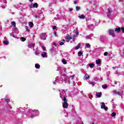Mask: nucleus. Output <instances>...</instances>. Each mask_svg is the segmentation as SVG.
I'll return each mask as SVG.
<instances>
[{
  "label": "nucleus",
  "mask_w": 124,
  "mask_h": 124,
  "mask_svg": "<svg viewBox=\"0 0 124 124\" xmlns=\"http://www.w3.org/2000/svg\"><path fill=\"white\" fill-rule=\"evenodd\" d=\"M113 95H122V93L121 91H117L116 90H114L113 92Z\"/></svg>",
  "instance_id": "6e6552de"
},
{
  "label": "nucleus",
  "mask_w": 124,
  "mask_h": 124,
  "mask_svg": "<svg viewBox=\"0 0 124 124\" xmlns=\"http://www.w3.org/2000/svg\"><path fill=\"white\" fill-rule=\"evenodd\" d=\"M34 46H35V44L32 43H31L29 44L28 45V47L29 48H33V51H34Z\"/></svg>",
  "instance_id": "f8f14e48"
},
{
  "label": "nucleus",
  "mask_w": 124,
  "mask_h": 124,
  "mask_svg": "<svg viewBox=\"0 0 124 124\" xmlns=\"http://www.w3.org/2000/svg\"><path fill=\"white\" fill-rule=\"evenodd\" d=\"M114 84H115V85H117V81L114 82Z\"/></svg>",
  "instance_id": "338daca9"
},
{
  "label": "nucleus",
  "mask_w": 124,
  "mask_h": 124,
  "mask_svg": "<svg viewBox=\"0 0 124 124\" xmlns=\"http://www.w3.org/2000/svg\"><path fill=\"white\" fill-rule=\"evenodd\" d=\"M103 79H102V78H101L100 79H99V81H102Z\"/></svg>",
  "instance_id": "6e6d98bb"
},
{
  "label": "nucleus",
  "mask_w": 124,
  "mask_h": 124,
  "mask_svg": "<svg viewBox=\"0 0 124 124\" xmlns=\"http://www.w3.org/2000/svg\"><path fill=\"white\" fill-rule=\"evenodd\" d=\"M78 18L79 19H85L86 18L85 16H79Z\"/></svg>",
  "instance_id": "7c9ffc66"
},
{
  "label": "nucleus",
  "mask_w": 124,
  "mask_h": 124,
  "mask_svg": "<svg viewBox=\"0 0 124 124\" xmlns=\"http://www.w3.org/2000/svg\"><path fill=\"white\" fill-rule=\"evenodd\" d=\"M20 40L21 41H22L23 42H24V41H25L26 40V39H25V38L22 37L20 38Z\"/></svg>",
  "instance_id": "473e14b6"
},
{
  "label": "nucleus",
  "mask_w": 124,
  "mask_h": 124,
  "mask_svg": "<svg viewBox=\"0 0 124 124\" xmlns=\"http://www.w3.org/2000/svg\"><path fill=\"white\" fill-rule=\"evenodd\" d=\"M108 55V52H105L104 53V56H107Z\"/></svg>",
  "instance_id": "c03bdc74"
},
{
  "label": "nucleus",
  "mask_w": 124,
  "mask_h": 124,
  "mask_svg": "<svg viewBox=\"0 0 124 124\" xmlns=\"http://www.w3.org/2000/svg\"><path fill=\"white\" fill-rule=\"evenodd\" d=\"M99 39H101V40H102V39H103V36H100L99 37Z\"/></svg>",
  "instance_id": "de8ad7c7"
},
{
  "label": "nucleus",
  "mask_w": 124,
  "mask_h": 124,
  "mask_svg": "<svg viewBox=\"0 0 124 124\" xmlns=\"http://www.w3.org/2000/svg\"><path fill=\"white\" fill-rule=\"evenodd\" d=\"M1 7L2 8H5V6H1Z\"/></svg>",
  "instance_id": "0e129e2a"
},
{
  "label": "nucleus",
  "mask_w": 124,
  "mask_h": 124,
  "mask_svg": "<svg viewBox=\"0 0 124 124\" xmlns=\"http://www.w3.org/2000/svg\"><path fill=\"white\" fill-rule=\"evenodd\" d=\"M85 46L86 48H91V45L90 44H86L85 45Z\"/></svg>",
  "instance_id": "393cba45"
},
{
  "label": "nucleus",
  "mask_w": 124,
  "mask_h": 124,
  "mask_svg": "<svg viewBox=\"0 0 124 124\" xmlns=\"http://www.w3.org/2000/svg\"><path fill=\"white\" fill-rule=\"evenodd\" d=\"M41 56L43 58H47V52H44L41 54Z\"/></svg>",
  "instance_id": "2eb2a0df"
},
{
  "label": "nucleus",
  "mask_w": 124,
  "mask_h": 124,
  "mask_svg": "<svg viewBox=\"0 0 124 124\" xmlns=\"http://www.w3.org/2000/svg\"><path fill=\"white\" fill-rule=\"evenodd\" d=\"M26 110H27V108H20L19 109H18V111L19 112V113H23L24 114L25 113V111H26Z\"/></svg>",
  "instance_id": "9b49d317"
},
{
  "label": "nucleus",
  "mask_w": 124,
  "mask_h": 124,
  "mask_svg": "<svg viewBox=\"0 0 124 124\" xmlns=\"http://www.w3.org/2000/svg\"><path fill=\"white\" fill-rule=\"evenodd\" d=\"M89 66L91 67V68H93V66H94V64L90 63L89 64Z\"/></svg>",
  "instance_id": "bb28decb"
},
{
  "label": "nucleus",
  "mask_w": 124,
  "mask_h": 124,
  "mask_svg": "<svg viewBox=\"0 0 124 124\" xmlns=\"http://www.w3.org/2000/svg\"><path fill=\"white\" fill-rule=\"evenodd\" d=\"M3 43L5 45H8V44H9V42H8V41L5 40L3 41Z\"/></svg>",
  "instance_id": "412c9836"
},
{
  "label": "nucleus",
  "mask_w": 124,
  "mask_h": 124,
  "mask_svg": "<svg viewBox=\"0 0 124 124\" xmlns=\"http://www.w3.org/2000/svg\"><path fill=\"white\" fill-rule=\"evenodd\" d=\"M89 35H90V36H91V38H92V36H93V34H90Z\"/></svg>",
  "instance_id": "052dcab7"
},
{
  "label": "nucleus",
  "mask_w": 124,
  "mask_h": 124,
  "mask_svg": "<svg viewBox=\"0 0 124 124\" xmlns=\"http://www.w3.org/2000/svg\"><path fill=\"white\" fill-rule=\"evenodd\" d=\"M31 2H32V1H33V0H29Z\"/></svg>",
  "instance_id": "774afa93"
},
{
  "label": "nucleus",
  "mask_w": 124,
  "mask_h": 124,
  "mask_svg": "<svg viewBox=\"0 0 124 124\" xmlns=\"http://www.w3.org/2000/svg\"><path fill=\"white\" fill-rule=\"evenodd\" d=\"M96 64L98 65V66H100V64H101V61H100V59H98L96 60Z\"/></svg>",
  "instance_id": "ddd939ff"
},
{
  "label": "nucleus",
  "mask_w": 124,
  "mask_h": 124,
  "mask_svg": "<svg viewBox=\"0 0 124 124\" xmlns=\"http://www.w3.org/2000/svg\"><path fill=\"white\" fill-rule=\"evenodd\" d=\"M53 45L55 46H57V44L56 43H54Z\"/></svg>",
  "instance_id": "bf43d9fd"
},
{
  "label": "nucleus",
  "mask_w": 124,
  "mask_h": 124,
  "mask_svg": "<svg viewBox=\"0 0 124 124\" xmlns=\"http://www.w3.org/2000/svg\"><path fill=\"white\" fill-rule=\"evenodd\" d=\"M11 25L13 27H16V22H15V21H12L11 22Z\"/></svg>",
  "instance_id": "4be33fe9"
},
{
  "label": "nucleus",
  "mask_w": 124,
  "mask_h": 124,
  "mask_svg": "<svg viewBox=\"0 0 124 124\" xmlns=\"http://www.w3.org/2000/svg\"><path fill=\"white\" fill-rule=\"evenodd\" d=\"M57 81L59 82V80H57V79H56V80L53 82V85H56Z\"/></svg>",
  "instance_id": "a19ab883"
},
{
  "label": "nucleus",
  "mask_w": 124,
  "mask_h": 124,
  "mask_svg": "<svg viewBox=\"0 0 124 124\" xmlns=\"http://www.w3.org/2000/svg\"><path fill=\"white\" fill-rule=\"evenodd\" d=\"M29 25L30 27H31V28H32V26H33V23H32L31 22H30L29 23Z\"/></svg>",
  "instance_id": "a878e982"
},
{
  "label": "nucleus",
  "mask_w": 124,
  "mask_h": 124,
  "mask_svg": "<svg viewBox=\"0 0 124 124\" xmlns=\"http://www.w3.org/2000/svg\"><path fill=\"white\" fill-rule=\"evenodd\" d=\"M88 19H89V20L90 19V21H92V20H93V21H94V19L92 18L91 17H86V21H87V27L89 29H90V30H93L94 26H93V24H88V22L89 21V20H88Z\"/></svg>",
  "instance_id": "39448f33"
},
{
  "label": "nucleus",
  "mask_w": 124,
  "mask_h": 124,
  "mask_svg": "<svg viewBox=\"0 0 124 124\" xmlns=\"http://www.w3.org/2000/svg\"><path fill=\"white\" fill-rule=\"evenodd\" d=\"M55 37H58V34H57V32H56V31H54V32H53Z\"/></svg>",
  "instance_id": "e433bc0d"
},
{
  "label": "nucleus",
  "mask_w": 124,
  "mask_h": 124,
  "mask_svg": "<svg viewBox=\"0 0 124 124\" xmlns=\"http://www.w3.org/2000/svg\"><path fill=\"white\" fill-rule=\"evenodd\" d=\"M102 87L103 89H104V90H106V89H107V85H103Z\"/></svg>",
  "instance_id": "c85d7f7f"
},
{
  "label": "nucleus",
  "mask_w": 124,
  "mask_h": 124,
  "mask_svg": "<svg viewBox=\"0 0 124 124\" xmlns=\"http://www.w3.org/2000/svg\"><path fill=\"white\" fill-rule=\"evenodd\" d=\"M18 33H19V31H18V28L15 27L12 32L10 34V35L11 36H13V37L16 38V35H15V34H18Z\"/></svg>",
  "instance_id": "20e7f679"
},
{
  "label": "nucleus",
  "mask_w": 124,
  "mask_h": 124,
  "mask_svg": "<svg viewBox=\"0 0 124 124\" xmlns=\"http://www.w3.org/2000/svg\"><path fill=\"white\" fill-rule=\"evenodd\" d=\"M35 67L37 68V69H39V68H40V65L38 63H36L35 64Z\"/></svg>",
  "instance_id": "a211bd4d"
},
{
  "label": "nucleus",
  "mask_w": 124,
  "mask_h": 124,
  "mask_svg": "<svg viewBox=\"0 0 124 124\" xmlns=\"http://www.w3.org/2000/svg\"><path fill=\"white\" fill-rule=\"evenodd\" d=\"M111 12H112V9H108V13H111Z\"/></svg>",
  "instance_id": "79ce46f5"
},
{
  "label": "nucleus",
  "mask_w": 124,
  "mask_h": 124,
  "mask_svg": "<svg viewBox=\"0 0 124 124\" xmlns=\"http://www.w3.org/2000/svg\"><path fill=\"white\" fill-rule=\"evenodd\" d=\"M28 113H31V115L29 116V118L31 119H33V118L36 117L38 115H39V111H38V110H35V109H30Z\"/></svg>",
  "instance_id": "7ed1b4c3"
},
{
  "label": "nucleus",
  "mask_w": 124,
  "mask_h": 124,
  "mask_svg": "<svg viewBox=\"0 0 124 124\" xmlns=\"http://www.w3.org/2000/svg\"><path fill=\"white\" fill-rule=\"evenodd\" d=\"M68 116V115L67 114L66 115H65V117H66V118H67Z\"/></svg>",
  "instance_id": "69168bd1"
},
{
  "label": "nucleus",
  "mask_w": 124,
  "mask_h": 124,
  "mask_svg": "<svg viewBox=\"0 0 124 124\" xmlns=\"http://www.w3.org/2000/svg\"><path fill=\"white\" fill-rule=\"evenodd\" d=\"M62 63H63V64H66L67 63V62H66V61H65V59H62Z\"/></svg>",
  "instance_id": "5701e85b"
},
{
  "label": "nucleus",
  "mask_w": 124,
  "mask_h": 124,
  "mask_svg": "<svg viewBox=\"0 0 124 124\" xmlns=\"http://www.w3.org/2000/svg\"><path fill=\"white\" fill-rule=\"evenodd\" d=\"M124 50H123V51H121L120 52L121 57H124Z\"/></svg>",
  "instance_id": "2f4dec72"
},
{
  "label": "nucleus",
  "mask_w": 124,
  "mask_h": 124,
  "mask_svg": "<svg viewBox=\"0 0 124 124\" xmlns=\"http://www.w3.org/2000/svg\"><path fill=\"white\" fill-rule=\"evenodd\" d=\"M35 54L36 56H38V55H39V51L35 50Z\"/></svg>",
  "instance_id": "cd10ccee"
},
{
  "label": "nucleus",
  "mask_w": 124,
  "mask_h": 124,
  "mask_svg": "<svg viewBox=\"0 0 124 124\" xmlns=\"http://www.w3.org/2000/svg\"><path fill=\"white\" fill-rule=\"evenodd\" d=\"M25 29L27 31H30V29H29V27L28 26H26Z\"/></svg>",
  "instance_id": "ea45409f"
},
{
  "label": "nucleus",
  "mask_w": 124,
  "mask_h": 124,
  "mask_svg": "<svg viewBox=\"0 0 124 124\" xmlns=\"http://www.w3.org/2000/svg\"><path fill=\"white\" fill-rule=\"evenodd\" d=\"M74 76H75L74 75L71 76V79H72V80H73V78L74 77Z\"/></svg>",
  "instance_id": "603ef678"
},
{
  "label": "nucleus",
  "mask_w": 124,
  "mask_h": 124,
  "mask_svg": "<svg viewBox=\"0 0 124 124\" xmlns=\"http://www.w3.org/2000/svg\"><path fill=\"white\" fill-rule=\"evenodd\" d=\"M101 108L104 109L105 111L108 110V107L105 106V104L104 102L101 103Z\"/></svg>",
  "instance_id": "1a4fd4ad"
},
{
  "label": "nucleus",
  "mask_w": 124,
  "mask_h": 124,
  "mask_svg": "<svg viewBox=\"0 0 124 124\" xmlns=\"http://www.w3.org/2000/svg\"><path fill=\"white\" fill-rule=\"evenodd\" d=\"M9 101H10V100H9V99H6V102H9Z\"/></svg>",
  "instance_id": "3c124183"
},
{
  "label": "nucleus",
  "mask_w": 124,
  "mask_h": 124,
  "mask_svg": "<svg viewBox=\"0 0 124 124\" xmlns=\"http://www.w3.org/2000/svg\"><path fill=\"white\" fill-rule=\"evenodd\" d=\"M57 71H60V70H61V68H58L57 70H56Z\"/></svg>",
  "instance_id": "13d9d810"
},
{
  "label": "nucleus",
  "mask_w": 124,
  "mask_h": 124,
  "mask_svg": "<svg viewBox=\"0 0 124 124\" xmlns=\"http://www.w3.org/2000/svg\"><path fill=\"white\" fill-rule=\"evenodd\" d=\"M115 74L119 76V75H121V74H121L120 72H119V71H116Z\"/></svg>",
  "instance_id": "72a5a7b5"
},
{
  "label": "nucleus",
  "mask_w": 124,
  "mask_h": 124,
  "mask_svg": "<svg viewBox=\"0 0 124 124\" xmlns=\"http://www.w3.org/2000/svg\"><path fill=\"white\" fill-rule=\"evenodd\" d=\"M95 26H98V24H99V23H100V21H98V22H96V21H95Z\"/></svg>",
  "instance_id": "58836bf2"
},
{
  "label": "nucleus",
  "mask_w": 124,
  "mask_h": 124,
  "mask_svg": "<svg viewBox=\"0 0 124 124\" xmlns=\"http://www.w3.org/2000/svg\"><path fill=\"white\" fill-rule=\"evenodd\" d=\"M53 52H54V49H50V52H51V53H53Z\"/></svg>",
  "instance_id": "5fc2aeb1"
},
{
  "label": "nucleus",
  "mask_w": 124,
  "mask_h": 124,
  "mask_svg": "<svg viewBox=\"0 0 124 124\" xmlns=\"http://www.w3.org/2000/svg\"><path fill=\"white\" fill-rule=\"evenodd\" d=\"M74 4H77V1H76V0L74 1Z\"/></svg>",
  "instance_id": "864d4df0"
},
{
  "label": "nucleus",
  "mask_w": 124,
  "mask_h": 124,
  "mask_svg": "<svg viewBox=\"0 0 124 124\" xmlns=\"http://www.w3.org/2000/svg\"><path fill=\"white\" fill-rule=\"evenodd\" d=\"M47 37V35L46 34V33H42L41 34V39H43V40H46V38Z\"/></svg>",
  "instance_id": "9d476101"
},
{
  "label": "nucleus",
  "mask_w": 124,
  "mask_h": 124,
  "mask_svg": "<svg viewBox=\"0 0 124 124\" xmlns=\"http://www.w3.org/2000/svg\"><path fill=\"white\" fill-rule=\"evenodd\" d=\"M108 34L109 35H112L113 37H115L116 36V35L115 34V33H114V30L112 29H109L108 31Z\"/></svg>",
  "instance_id": "0eeeda50"
},
{
  "label": "nucleus",
  "mask_w": 124,
  "mask_h": 124,
  "mask_svg": "<svg viewBox=\"0 0 124 124\" xmlns=\"http://www.w3.org/2000/svg\"><path fill=\"white\" fill-rule=\"evenodd\" d=\"M72 10H73V9L71 8L69 9V11L70 12L71 11H72Z\"/></svg>",
  "instance_id": "680f3d73"
},
{
  "label": "nucleus",
  "mask_w": 124,
  "mask_h": 124,
  "mask_svg": "<svg viewBox=\"0 0 124 124\" xmlns=\"http://www.w3.org/2000/svg\"><path fill=\"white\" fill-rule=\"evenodd\" d=\"M56 29H57L56 26H54L52 28V30H56Z\"/></svg>",
  "instance_id": "49530a36"
},
{
  "label": "nucleus",
  "mask_w": 124,
  "mask_h": 124,
  "mask_svg": "<svg viewBox=\"0 0 124 124\" xmlns=\"http://www.w3.org/2000/svg\"><path fill=\"white\" fill-rule=\"evenodd\" d=\"M33 7H36L37 8V3H35L33 4Z\"/></svg>",
  "instance_id": "c9c22d12"
},
{
  "label": "nucleus",
  "mask_w": 124,
  "mask_h": 124,
  "mask_svg": "<svg viewBox=\"0 0 124 124\" xmlns=\"http://www.w3.org/2000/svg\"><path fill=\"white\" fill-rule=\"evenodd\" d=\"M121 30L122 31V32H123V33H124V27L122 28Z\"/></svg>",
  "instance_id": "09e8293b"
},
{
  "label": "nucleus",
  "mask_w": 124,
  "mask_h": 124,
  "mask_svg": "<svg viewBox=\"0 0 124 124\" xmlns=\"http://www.w3.org/2000/svg\"><path fill=\"white\" fill-rule=\"evenodd\" d=\"M56 80H58L59 83L62 84L64 82L65 83H67L69 82V78L66 75H61V77H57L56 78Z\"/></svg>",
  "instance_id": "f03ea898"
},
{
  "label": "nucleus",
  "mask_w": 124,
  "mask_h": 124,
  "mask_svg": "<svg viewBox=\"0 0 124 124\" xmlns=\"http://www.w3.org/2000/svg\"><path fill=\"white\" fill-rule=\"evenodd\" d=\"M42 48L43 49V51H45L46 50V48H45V47L42 46Z\"/></svg>",
  "instance_id": "37998d69"
},
{
  "label": "nucleus",
  "mask_w": 124,
  "mask_h": 124,
  "mask_svg": "<svg viewBox=\"0 0 124 124\" xmlns=\"http://www.w3.org/2000/svg\"><path fill=\"white\" fill-rule=\"evenodd\" d=\"M115 31H116V32H118V33L120 32L121 31V28L120 27L115 28Z\"/></svg>",
  "instance_id": "f3484780"
},
{
  "label": "nucleus",
  "mask_w": 124,
  "mask_h": 124,
  "mask_svg": "<svg viewBox=\"0 0 124 124\" xmlns=\"http://www.w3.org/2000/svg\"><path fill=\"white\" fill-rule=\"evenodd\" d=\"M89 83L91 85H92V86H94V85L95 84V82H93V81H90L89 82Z\"/></svg>",
  "instance_id": "b1692460"
},
{
  "label": "nucleus",
  "mask_w": 124,
  "mask_h": 124,
  "mask_svg": "<svg viewBox=\"0 0 124 124\" xmlns=\"http://www.w3.org/2000/svg\"><path fill=\"white\" fill-rule=\"evenodd\" d=\"M84 80H87V79H89L90 78V75H85L84 76Z\"/></svg>",
  "instance_id": "6ab92c4d"
},
{
  "label": "nucleus",
  "mask_w": 124,
  "mask_h": 124,
  "mask_svg": "<svg viewBox=\"0 0 124 124\" xmlns=\"http://www.w3.org/2000/svg\"><path fill=\"white\" fill-rule=\"evenodd\" d=\"M76 34H77V35H78V34H79V31H76Z\"/></svg>",
  "instance_id": "8fccbe9b"
},
{
  "label": "nucleus",
  "mask_w": 124,
  "mask_h": 124,
  "mask_svg": "<svg viewBox=\"0 0 124 124\" xmlns=\"http://www.w3.org/2000/svg\"><path fill=\"white\" fill-rule=\"evenodd\" d=\"M83 44L82 43H79L77 46L75 47V49L76 50H78L82 46Z\"/></svg>",
  "instance_id": "dca6fc26"
},
{
  "label": "nucleus",
  "mask_w": 124,
  "mask_h": 124,
  "mask_svg": "<svg viewBox=\"0 0 124 124\" xmlns=\"http://www.w3.org/2000/svg\"><path fill=\"white\" fill-rule=\"evenodd\" d=\"M78 57H81V56H83V52L79 51L78 53Z\"/></svg>",
  "instance_id": "aec40b11"
},
{
  "label": "nucleus",
  "mask_w": 124,
  "mask_h": 124,
  "mask_svg": "<svg viewBox=\"0 0 124 124\" xmlns=\"http://www.w3.org/2000/svg\"><path fill=\"white\" fill-rule=\"evenodd\" d=\"M94 79L95 80V81H97V80H98V78H95Z\"/></svg>",
  "instance_id": "4d7b16f0"
},
{
  "label": "nucleus",
  "mask_w": 124,
  "mask_h": 124,
  "mask_svg": "<svg viewBox=\"0 0 124 124\" xmlns=\"http://www.w3.org/2000/svg\"><path fill=\"white\" fill-rule=\"evenodd\" d=\"M99 49L101 50V51H103V48L100 47Z\"/></svg>",
  "instance_id": "e2e57ef3"
},
{
  "label": "nucleus",
  "mask_w": 124,
  "mask_h": 124,
  "mask_svg": "<svg viewBox=\"0 0 124 124\" xmlns=\"http://www.w3.org/2000/svg\"><path fill=\"white\" fill-rule=\"evenodd\" d=\"M101 95H102V93L101 92H97L96 93V96L99 98V97H101Z\"/></svg>",
  "instance_id": "4468645a"
},
{
  "label": "nucleus",
  "mask_w": 124,
  "mask_h": 124,
  "mask_svg": "<svg viewBox=\"0 0 124 124\" xmlns=\"http://www.w3.org/2000/svg\"><path fill=\"white\" fill-rule=\"evenodd\" d=\"M66 39H67V42H69L71 39H73V41H75V36H74L73 37H70L69 36H66Z\"/></svg>",
  "instance_id": "423d86ee"
},
{
  "label": "nucleus",
  "mask_w": 124,
  "mask_h": 124,
  "mask_svg": "<svg viewBox=\"0 0 124 124\" xmlns=\"http://www.w3.org/2000/svg\"><path fill=\"white\" fill-rule=\"evenodd\" d=\"M60 45L62 46V45H63V44H64V43H63V42H61L60 43Z\"/></svg>",
  "instance_id": "a18cd8bd"
},
{
  "label": "nucleus",
  "mask_w": 124,
  "mask_h": 124,
  "mask_svg": "<svg viewBox=\"0 0 124 124\" xmlns=\"http://www.w3.org/2000/svg\"><path fill=\"white\" fill-rule=\"evenodd\" d=\"M86 39H92V38L91 37V36L88 35L86 36Z\"/></svg>",
  "instance_id": "f704fd0d"
},
{
  "label": "nucleus",
  "mask_w": 124,
  "mask_h": 124,
  "mask_svg": "<svg viewBox=\"0 0 124 124\" xmlns=\"http://www.w3.org/2000/svg\"><path fill=\"white\" fill-rule=\"evenodd\" d=\"M116 114L115 112H112L111 114V117H115L116 116Z\"/></svg>",
  "instance_id": "4c0bfd02"
},
{
  "label": "nucleus",
  "mask_w": 124,
  "mask_h": 124,
  "mask_svg": "<svg viewBox=\"0 0 124 124\" xmlns=\"http://www.w3.org/2000/svg\"><path fill=\"white\" fill-rule=\"evenodd\" d=\"M76 9L77 11H79V10H80V9H81V8L78 6H76Z\"/></svg>",
  "instance_id": "c756f323"
},
{
  "label": "nucleus",
  "mask_w": 124,
  "mask_h": 124,
  "mask_svg": "<svg viewBox=\"0 0 124 124\" xmlns=\"http://www.w3.org/2000/svg\"><path fill=\"white\" fill-rule=\"evenodd\" d=\"M60 92V96L62 99V107L63 108H68V104L67 103V99H66V93L65 91L63 90H59Z\"/></svg>",
  "instance_id": "f257e3e1"
}]
</instances>
